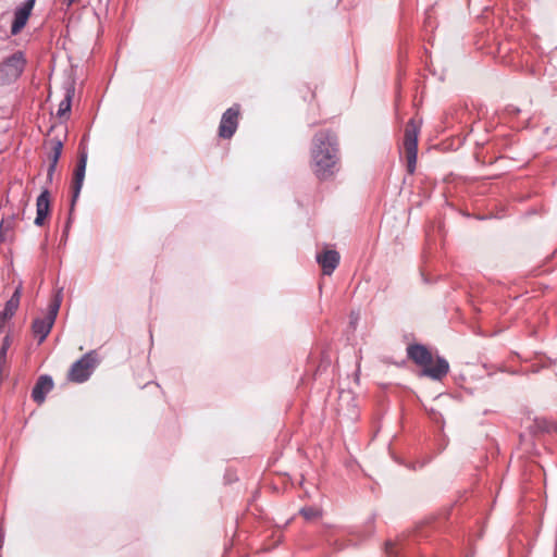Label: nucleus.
<instances>
[{
  "instance_id": "1",
  "label": "nucleus",
  "mask_w": 557,
  "mask_h": 557,
  "mask_svg": "<svg viewBox=\"0 0 557 557\" xmlns=\"http://www.w3.org/2000/svg\"><path fill=\"white\" fill-rule=\"evenodd\" d=\"M338 143L329 131L317 133L312 139L311 169L320 181L331 178L338 170Z\"/></svg>"
},
{
  "instance_id": "2",
  "label": "nucleus",
  "mask_w": 557,
  "mask_h": 557,
  "mask_svg": "<svg viewBox=\"0 0 557 557\" xmlns=\"http://www.w3.org/2000/svg\"><path fill=\"white\" fill-rule=\"evenodd\" d=\"M407 354L414 363L422 367V374L433 380H442L449 371L448 362L442 357H437L433 364V356L424 345H410Z\"/></svg>"
},
{
  "instance_id": "3",
  "label": "nucleus",
  "mask_w": 557,
  "mask_h": 557,
  "mask_svg": "<svg viewBox=\"0 0 557 557\" xmlns=\"http://www.w3.org/2000/svg\"><path fill=\"white\" fill-rule=\"evenodd\" d=\"M61 294L62 289L58 290V293L54 295L53 299L49 304L48 313L44 318L35 319L33 322V333L35 336L38 337L39 344L46 339V337L49 335L53 326L62 301Z\"/></svg>"
},
{
  "instance_id": "4",
  "label": "nucleus",
  "mask_w": 557,
  "mask_h": 557,
  "mask_svg": "<svg viewBox=\"0 0 557 557\" xmlns=\"http://www.w3.org/2000/svg\"><path fill=\"white\" fill-rule=\"evenodd\" d=\"M97 364L98 358L96 351L92 350L85 354L71 366L67 380L74 383H84L89 379Z\"/></svg>"
},
{
  "instance_id": "5",
  "label": "nucleus",
  "mask_w": 557,
  "mask_h": 557,
  "mask_svg": "<svg viewBox=\"0 0 557 557\" xmlns=\"http://www.w3.org/2000/svg\"><path fill=\"white\" fill-rule=\"evenodd\" d=\"M419 132V124L413 119L409 120L406 125L404 135V150L406 153L407 168L409 173H413L416 169Z\"/></svg>"
},
{
  "instance_id": "6",
  "label": "nucleus",
  "mask_w": 557,
  "mask_h": 557,
  "mask_svg": "<svg viewBox=\"0 0 557 557\" xmlns=\"http://www.w3.org/2000/svg\"><path fill=\"white\" fill-rule=\"evenodd\" d=\"M26 58L24 52L16 51L5 58L0 65V77L8 82L16 81L24 72Z\"/></svg>"
},
{
  "instance_id": "7",
  "label": "nucleus",
  "mask_w": 557,
  "mask_h": 557,
  "mask_svg": "<svg viewBox=\"0 0 557 557\" xmlns=\"http://www.w3.org/2000/svg\"><path fill=\"white\" fill-rule=\"evenodd\" d=\"M239 106L235 104L228 108L222 115L219 125V136L230 139L236 132L238 126Z\"/></svg>"
},
{
  "instance_id": "8",
  "label": "nucleus",
  "mask_w": 557,
  "mask_h": 557,
  "mask_svg": "<svg viewBox=\"0 0 557 557\" xmlns=\"http://www.w3.org/2000/svg\"><path fill=\"white\" fill-rule=\"evenodd\" d=\"M36 0H26L20 7L14 10V17L11 25V34L13 36L20 34L26 26L28 18L32 15V11L35 7Z\"/></svg>"
},
{
  "instance_id": "9",
  "label": "nucleus",
  "mask_w": 557,
  "mask_h": 557,
  "mask_svg": "<svg viewBox=\"0 0 557 557\" xmlns=\"http://www.w3.org/2000/svg\"><path fill=\"white\" fill-rule=\"evenodd\" d=\"M86 164H87V153L85 151L79 153L78 161L76 164V169L74 171V177H73V197H72V203L71 209L73 210L75 202L81 194L84 178H85V172H86Z\"/></svg>"
},
{
  "instance_id": "10",
  "label": "nucleus",
  "mask_w": 557,
  "mask_h": 557,
  "mask_svg": "<svg viewBox=\"0 0 557 557\" xmlns=\"http://www.w3.org/2000/svg\"><path fill=\"white\" fill-rule=\"evenodd\" d=\"M50 213V193L48 189H44L36 200V218L35 225L42 226L45 220Z\"/></svg>"
},
{
  "instance_id": "11",
  "label": "nucleus",
  "mask_w": 557,
  "mask_h": 557,
  "mask_svg": "<svg viewBox=\"0 0 557 557\" xmlns=\"http://www.w3.org/2000/svg\"><path fill=\"white\" fill-rule=\"evenodd\" d=\"M339 253L336 250H325L317 255V262L321 265L323 274L331 275L339 263Z\"/></svg>"
},
{
  "instance_id": "12",
  "label": "nucleus",
  "mask_w": 557,
  "mask_h": 557,
  "mask_svg": "<svg viewBox=\"0 0 557 557\" xmlns=\"http://www.w3.org/2000/svg\"><path fill=\"white\" fill-rule=\"evenodd\" d=\"M53 388V381L49 375H40L33 387L32 398L37 404H42L46 395Z\"/></svg>"
},
{
  "instance_id": "13",
  "label": "nucleus",
  "mask_w": 557,
  "mask_h": 557,
  "mask_svg": "<svg viewBox=\"0 0 557 557\" xmlns=\"http://www.w3.org/2000/svg\"><path fill=\"white\" fill-rule=\"evenodd\" d=\"M21 299V288H16L11 298L5 302L3 311L0 313V318L2 321L12 318L18 306Z\"/></svg>"
},
{
  "instance_id": "14",
  "label": "nucleus",
  "mask_w": 557,
  "mask_h": 557,
  "mask_svg": "<svg viewBox=\"0 0 557 557\" xmlns=\"http://www.w3.org/2000/svg\"><path fill=\"white\" fill-rule=\"evenodd\" d=\"M74 96V88L72 86L66 88L65 96L59 104L58 116L62 117L71 111L72 98Z\"/></svg>"
},
{
  "instance_id": "15",
  "label": "nucleus",
  "mask_w": 557,
  "mask_h": 557,
  "mask_svg": "<svg viewBox=\"0 0 557 557\" xmlns=\"http://www.w3.org/2000/svg\"><path fill=\"white\" fill-rule=\"evenodd\" d=\"M50 145H51V151L48 156L49 158V161L54 163V164H58L59 162V159L61 157V153H62V149H63V144L60 139H51L50 140Z\"/></svg>"
},
{
  "instance_id": "16",
  "label": "nucleus",
  "mask_w": 557,
  "mask_h": 557,
  "mask_svg": "<svg viewBox=\"0 0 557 557\" xmlns=\"http://www.w3.org/2000/svg\"><path fill=\"white\" fill-rule=\"evenodd\" d=\"M13 228H14V215H12L8 220L1 221V223H0V243H3L7 239L8 234L10 232H12Z\"/></svg>"
},
{
  "instance_id": "17",
  "label": "nucleus",
  "mask_w": 557,
  "mask_h": 557,
  "mask_svg": "<svg viewBox=\"0 0 557 557\" xmlns=\"http://www.w3.org/2000/svg\"><path fill=\"white\" fill-rule=\"evenodd\" d=\"M306 520H312L320 517V510L314 507H306L300 510Z\"/></svg>"
},
{
  "instance_id": "18",
  "label": "nucleus",
  "mask_w": 557,
  "mask_h": 557,
  "mask_svg": "<svg viewBox=\"0 0 557 557\" xmlns=\"http://www.w3.org/2000/svg\"><path fill=\"white\" fill-rule=\"evenodd\" d=\"M9 346H10V339H9V336H5V338L3 339V343L0 347V358H3L7 360V352H8Z\"/></svg>"
},
{
  "instance_id": "19",
  "label": "nucleus",
  "mask_w": 557,
  "mask_h": 557,
  "mask_svg": "<svg viewBox=\"0 0 557 557\" xmlns=\"http://www.w3.org/2000/svg\"><path fill=\"white\" fill-rule=\"evenodd\" d=\"M55 169H57V164L50 162L49 166H48V171H47V180L49 182H52V178H53V174L55 172Z\"/></svg>"
},
{
  "instance_id": "20",
  "label": "nucleus",
  "mask_w": 557,
  "mask_h": 557,
  "mask_svg": "<svg viewBox=\"0 0 557 557\" xmlns=\"http://www.w3.org/2000/svg\"><path fill=\"white\" fill-rule=\"evenodd\" d=\"M386 552L388 557H396L397 552L395 550V544L392 542L386 543Z\"/></svg>"
},
{
  "instance_id": "21",
  "label": "nucleus",
  "mask_w": 557,
  "mask_h": 557,
  "mask_svg": "<svg viewBox=\"0 0 557 557\" xmlns=\"http://www.w3.org/2000/svg\"><path fill=\"white\" fill-rule=\"evenodd\" d=\"M5 362H7L5 359L0 358V380L2 379V374H3L4 368H5Z\"/></svg>"
},
{
  "instance_id": "22",
  "label": "nucleus",
  "mask_w": 557,
  "mask_h": 557,
  "mask_svg": "<svg viewBox=\"0 0 557 557\" xmlns=\"http://www.w3.org/2000/svg\"><path fill=\"white\" fill-rule=\"evenodd\" d=\"M78 0H67V7H71L73 3L77 2Z\"/></svg>"
},
{
  "instance_id": "23",
  "label": "nucleus",
  "mask_w": 557,
  "mask_h": 557,
  "mask_svg": "<svg viewBox=\"0 0 557 557\" xmlns=\"http://www.w3.org/2000/svg\"><path fill=\"white\" fill-rule=\"evenodd\" d=\"M2 331H3V324L0 323V333H2Z\"/></svg>"
}]
</instances>
